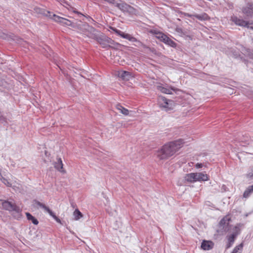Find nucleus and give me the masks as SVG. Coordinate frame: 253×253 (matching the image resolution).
Returning a JSON list of instances; mask_svg holds the SVG:
<instances>
[{
    "mask_svg": "<svg viewBox=\"0 0 253 253\" xmlns=\"http://www.w3.org/2000/svg\"><path fill=\"white\" fill-rule=\"evenodd\" d=\"M110 29L115 32L116 34H117L118 36H120L121 37L126 39V40H128L129 41L131 42H138L139 44L142 45L143 43L140 42V41H138L135 37L132 36L131 35L129 34H126L122 31L118 30L115 27H110Z\"/></svg>",
    "mask_w": 253,
    "mask_h": 253,
    "instance_id": "8",
    "label": "nucleus"
},
{
    "mask_svg": "<svg viewBox=\"0 0 253 253\" xmlns=\"http://www.w3.org/2000/svg\"><path fill=\"white\" fill-rule=\"evenodd\" d=\"M239 232H236L235 233H233L230 235L227 236L228 243L226 245V249L230 248L232 246V245L234 243L235 239L236 238Z\"/></svg>",
    "mask_w": 253,
    "mask_h": 253,
    "instance_id": "12",
    "label": "nucleus"
},
{
    "mask_svg": "<svg viewBox=\"0 0 253 253\" xmlns=\"http://www.w3.org/2000/svg\"><path fill=\"white\" fill-rule=\"evenodd\" d=\"M118 76L123 80L128 81L131 77V73L126 71H119L118 72Z\"/></svg>",
    "mask_w": 253,
    "mask_h": 253,
    "instance_id": "13",
    "label": "nucleus"
},
{
    "mask_svg": "<svg viewBox=\"0 0 253 253\" xmlns=\"http://www.w3.org/2000/svg\"><path fill=\"white\" fill-rule=\"evenodd\" d=\"M230 221V218L228 216H224L220 221L219 223V227L221 230H222L226 232L229 231L231 228V226L229 224Z\"/></svg>",
    "mask_w": 253,
    "mask_h": 253,
    "instance_id": "10",
    "label": "nucleus"
},
{
    "mask_svg": "<svg viewBox=\"0 0 253 253\" xmlns=\"http://www.w3.org/2000/svg\"><path fill=\"white\" fill-rule=\"evenodd\" d=\"M253 191H251V189L250 187H249L244 192L243 196L245 198H248L250 195L251 193H252Z\"/></svg>",
    "mask_w": 253,
    "mask_h": 253,
    "instance_id": "27",
    "label": "nucleus"
},
{
    "mask_svg": "<svg viewBox=\"0 0 253 253\" xmlns=\"http://www.w3.org/2000/svg\"><path fill=\"white\" fill-rule=\"evenodd\" d=\"M184 15L185 16H187V17H190V18H192V17H196V18H197L198 19L200 20H207V18H208V15L204 13L201 15H199V14H189V13H184Z\"/></svg>",
    "mask_w": 253,
    "mask_h": 253,
    "instance_id": "16",
    "label": "nucleus"
},
{
    "mask_svg": "<svg viewBox=\"0 0 253 253\" xmlns=\"http://www.w3.org/2000/svg\"><path fill=\"white\" fill-rule=\"evenodd\" d=\"M239 140L241 142H245V144H252V140L248 135H243L242 138H239Z\"/></svg>",
    "mask_w": 253,
    "mask_h": 253,
    "instance_id": "24",
    "label": "nucleus"
},
{
    "mask_svg": "<svg viewBox=\"0 0 253 253\" xmlns=\"http://www.w3.org/2000/svg\"><path fill=\"white\" fill-rule=\"evenodd\" d=\"M34 11L37 13L45 15L47 17H50L55 22L60 23L61 25L63 26H71L72 27H75V24L70 20L60 17L54 14H51V13L50 11H47L44 8H40L39 7H36L34 8Z\"/></svg>",
    "mask_w": 253,
    "mask_h": 253,
    "instance_id": "2",
    "label": "nucleus"
},
{
    "mask_svg": "<svg viewBox=\"0 0 253 253\" xmlns=\"http://www.w3.org/2000/svg\"><path fill=\"white\" fill-rule=\"evenodd\" d=\"M222 188V189H224V190H225V189L226 188L225 185H223Z\"/></svg>",
    "mask_w": 253,
    "mask_h": 253,
    "instance_id": "39",
    "label": "nucleus"
},
{
    "mask_svg": "<svg viewBox=\"0 0 253 253\" xmlns=\"http://www.w3.org/2000/svg\"><path fill=\"white\" fill-rule=\"evenodd\" d=\"M183 140L178 139L169 142L163 145L158 150L156 155L159 160H165L173 156L184 144Z\"/></svg>",
    "mask_w": 253,
    "mask_h": 253,
    "instance_id": "1",
    "label": "nucleus"
},
{
    "mask_svg": "<svg viewBox=\"0 0 253 253\" xmlns=\"http://www.w3.org/2000/svg\"><path fill=\"white\" fill-rule=\"evenodd\" d=\"M156 37L158 39H159L161 42H163L165 43L171 47H174L176 46V43L169 38L167 35H165L163 33H158Z\"/></svg>",
    "mask_w": 253,
    "mask_h": 253,
    "instance_id": "9",
    "label": "nucleus"
},
{
    "mask_svg": "<svg viewBox=\"0 0 253 253\" xmlns=\"http://www.w3.org/2000/svg\"><path fill=\"white\" fill-rule=\"evenodd\" d=\"M241 226V224H238L237 225H236L234 227V228H233V230H234V232L233 233H235V232H239V234L240 232V227Z\"/></svg>",
    "mask_w": 253,
    "mask_h": 253,
    "instance_id": "30",
    "label": "nucleus"
},
{
    "mask_svg": "<svg viewBox=\"0 0 253 253\" xmlns=\"http://www.w3.org/2000/svg\"><path fill=\"white\" fill-rule=\"evenodd\" d=\"M196 173H190L186 174L185 176V180L188 182L192 183L196 182Z\"/></svg>",
    "mask_w": 253,
    "mask_h": 253,
    "instance_id": "19",
    "label": "nucleus"
},
{
    "mask_svg": "<svg viewBox=\"0 0 253 253\" xmlns=\"http://www.w3.org/2000/svg\"><path fill=\"white\" fill-rule=\"evenodd\" d=\"M175 31L178 33H182V29L181 28H176Z\"/></svg>",
    "mask_w": 253,
    "mask_h": 253,
    "instance_id": "35",
    "label": "nucleus"
},
{
    "mask_svg": "<svg viewBox=\"0 0 253 253\" xmlns=\"http://www.w3.org/2000/svg\"><path fill=\"white\" fill-rule=\"evenodd\" d=\"M1 112L0 111V113H1Z\"/></svg>",
    "mask_w": 253,
    "mask_h": 253,
    "instance_id": "41",
    "label": "nucleus"
},
{
    "mask_svg": "<svg viewBox=\"0 0 253 253\" xmlns=\"http://www.w3.org/2000/svg\"><path fill=\"white\" fill-rule=\"evenodd\" d=\"M249 187L251 189V191H253V184Z\"/></svg>",
    "mask_w": 253,
    "mask_h": 253,
    "instance_id": "36",
    "label": "nucleus"
},
{
    "mask_svg": "<svg viewBox=\"0 0 253 253\" xmlns=\"http://www.w3.org/2000/svg\"><path fill=\"white\" fill-rule=\"evenodd\" d=\"M74 216L75 220H78L83 216V214L78 209H76L74 211Z\"/></svg>",
    "mask_w": 253,
    "mask_h": 253,
    "instance_id": "25",
    "label": "nucleus"
},
{
    "mask_svg": "<svg viewBox=\"0 0 253 253\" xmlns=\"http://www.w3.org/2000/svg\"><path fill=\"white\" fill-rule=\"evenodd\" d=\"M48 213L58 223H61V220L56 216L54 213L51 210Z\"/></svg>",
    "mask_w": 253,
    "mask_h": 253,
    "instance_id": "28",
    "label": "nucleus"
},
{
    "mask_svg": "<svg viewBox=\"0 0 253 253\" xmlns=\"http://www.w3.org/2000/svg\"><path fill=\"white\" fill-rule=\"evenodd\" d=\"M122 2L116 3V6L124 13H127L129 14H136L137 10L126 2L120 0Z\"/></svg>",
    "mask_w": 253,
    "mask_h": 253,
    "instance_id": "7",
    "label": "nucleus"
},
{
    "mask_svg": "<svg viewBox=\"0 0 253 253\" xmlns=\"http://www.w3.org/2000/svg\"><path fill=\"white\" fill-rule=\"evenodd\" d=\"M3 183L6 185L7 187H11L12 184L10 182L6 179L3 178L2 180Z\"/></svg>",
    "mask_w": 253,
    "mask_h": 253,
    "instance_id": "31",
    "label": "nucleus"
},
{
    "mask_svg": "<svg viewBox=\"0 0 253 253\" xmlns=\"http://www.w3.org/2000/svg\"><path fill=\"white\" fill-rule=\"evenodd\" d=\"M26 215L28 220L31 221L35 225L38 224L39 221L38 219L33 216L31 213L26 212Z\"/></svg>",
    "mask_w": 253,
    "mask_h": 253,
    "instance_id": "21",
    "label": "nucleus"
},
{
    "mask_svg": "<svg viewBox=\"0 0 253 253\" xmlns=\"http://www.w3.org/2000/svg\"><path fill=\"white\" fill-rule=\"evenodd\" d=\"M195 177H196V181H205L209 179V176L202 172H196Z\"/></svg>",
    "mask_w": 253,
    "mask_h": 253,
    "instance_id": "18",
    "label": "nucleus"
},
{
    "mask_svg": "<svg viewBox=\"0 0 253 253\" xmlns=\"http://www.w3.org/2000/svg\"><path fill=\"white\" fill-rule=\"evenodd\" d=\"M243 247V244L241 243L240 245L236 246L234 249H233V251L231 252V253H238L239 251H241ZM239 253H241L239 252Z\"/></svg>",
    "mask_w": 253,
    "mask_h": 253,
    "instance_id": "26",
    "label": "nucleus"
},
{
    "mask_svg": "<svg viewBox=\"0 0 253 253\" xmlns=\"http://www.w3.org/2000/svg\"><path fill=\"white\" fill-rule=\"evenodd\" d=\"M116 108L117 110L120 111V112L122 114H123L126 116L128 115L129 111L127 109L123 107L120 104H117L116 105Z\"/></svg>",
    "mask_w": 253,
    "mask_h": 253,
    "instance_id": "22",
    "label": "nucleus"
},
{
    "mask_svg": "<svg viewBox=\"0 0 253 253\" xmlns=\"http://www.w3.org/2000/svg\"><path fill=\"white\" fill-rule=\"evenodd\" d=\"M242 12L247 16H253V10H252L251 8H248L247 7H243L242 8Z\"/></svg>",
    "mask_w": 253,
    "mask_h": 253,
    "instance_id": "23",
    "label": "nucleus"
},
{
    "mask_svg": "<svg viewBox=\"0 0 253 253\" xmlns=\"http://www.w3.org/2000/svg\"><path fill=\"white\" fill-rule=\"evenodd\" d=\"M75 24L74 28H77L86 37L94 39L97 34H96L97 30L93 27L89 25L87 23H82L77 25L75 23L73 22Z\"/></svg>",
    "mask_w": 253,
    "mask_h": 253,
    "instance_id": "3",
    "label": "nucleus"
},
{
    "mask_svg": "<svg viewBox=\"0 0 253 253\" xmlns=\"http://www.w3.org/2000/svg\"><path fill=\"white\" fill-rule=\"evenodd\" d=\"M234 24L237 26L249 28V23L248 21H245L242 19L239 18L236 16H232L230 18Z\"/></svg>",
    "mask_w": 253,
    "mask_h": 253,
    "instance_id": "11",
    "label": "nucleus"
},
{
    "mask_svg": "<svg viewBox=\"0 0 253 253\" xmlns=\"http://www.w3.org/2000/svg\"><path fill=\"white\" fill-rule=\"evenodd\" d=\"M246 7L248 8H251L252 10H253V3H248Z\"/></svg>",
    "mask_w": 253,
    "mask_h": 253,
    "instance_id": "34",
    "label": "nucleus"
},
{
    "mask_svg": "<svg viewBox=\"0 0 253 253\" xmlns=\"http://www.w3.org/2000/svg\"><path fill=\"white\" fill-rule=\"evenodd\" d=\"M249 187L251 189V191H253V184Z\"/></svg>",
    "mask_w": 253,
    "mask_h": 253,
    "instance_id": "37",
    "label": "nucleus"
},
{
    "mask_svg": "<svg viewBox=\"0 0 253 253\" xmlns=\"http://www.w3.org/2000/svg\"><path fill=\"white\" fill-rule=\"evenodd\" d=\"M158 104L160 108L166 111L172 110L174 106V103L173 100L167 99L163 96L159 97Z\"/></svg>",
    "mask_w": 253,
    "mask_h": 253,
    "instance_id": "6",
    "label": "nucleus"
},
{
    "mask_svg": "<svg viewBox=\"0 0 253 253\" xmlns=\"http://www.w3.org/2000/svg\"><path fill=\"white\" fill-rule=\"evenodd\" d=\"M2 203V206L3 208L6 211H14L15 213L13 216L17 219H19L22 217V210L20 208L17 206L15 203H12L7 200H0Z\"/></svg>",
    "mask_w": 253,
    "mask_h": 253,
    "instance_id": "4",
    "label": "nucleus"
},
{
    "mask_svg": "<svg viewBox=\"0 0 253 253\" xmlns=\"http://www.w3.org/2000/svg\"><path fill=\"white\" fill-rule=\"evenodd\" d=\"M33 203L34 207L37 209H42L48 213L51 211L48 207L37 200H34Z\"/></svg>",
    "mask_w": 253,
    "mask_h": 253,
    "instance_id": "15",
    "label": "nucleus"
},
{
    "mask_svg": "<svg viewBox=\"0 0 253 253\" xmlns=\"http://www.w3.org/2000/svg\"><path fill=\"white\" fill-rule=\"evenodd\" d=\"M63 164L61 158H58L56 162L54 163V168L59 171L63 172Z\"/></svg>",
    "mask_w": 253,
    "mask_h": 253,
    "instance_id": "20",
    "label": "nucleus"
},
{
    "mask_svg": "<svg viewBox=\"0 0 253 253\" xmlns=\"http://www.w3.org/2000/svg\"><path fill=\"white\" fill-rule=\"evenodd\" d=\"M203 165L202 164V163H197L196 165H195V167L197 169H199V168H201L203 167Z\"/></svg>",
    "mask_w": 253,
    "mask_h": 253,
    "instance_id": "33",
    "label": "nucleus"
},
{
    "mask_svg": "<svg viewBox=\"0 0 253 253\" xmlns=\"http://www.w3.org/2000/svg\"><path fill=\"white\" fill-rule=\"evenodd\" d=\"M94 40L96 41L103 48H114L115 47L113 46L118 44L114 40L103 34L97 35Z\"/></svg>",
    "mask_w": 253,
    "mask_h": 253,
    "instance_id": "5",
    "label": "nucleus"
},
{
    "mask_svg": "<svg viewBox=\"0 0 253 253\" xmlns=\"http://www.w3.org/2000/svg\"><path fill=\"white\" fill-rule=\"evenodd\" d=\"M57 1L59 2L61 4H66L67 5H69L68 3V2L66 1L65 0H56Z\"/></svg>",
    "mask_w": 253,
    "mask_h": 253,
    "instance_id": "32",
    "label": "nucleus"
},
{
    "mask_svg": "<svg viewBox=\"0 0 253 253\" xmlns=\"http://www.w3.org/2000/svg\"><path fill=\"white\" fill-rule=\"evenodd\" d=\"M6 118L2 115V112L0 113V122L1 123H6Z\"/></svg>",
    "mask_w": 253,
    "mask_h": 253,
    "instance_id": "29",
    "label": "nucleus"
},
{
    "mask_svg": "<svg viewBox=\"0 0 253 253\" xmlns=\"http://www.w3.org/2000/svg\"><path fill=\"white\" fill-rule=\"evenodd\" d=\"M157 89L162 93L168 94H171L172 93V91L175 90L173 87H166L163 86L162 85H158L157 86Z\"/></svg>",
    "mask_w": 253,
    "mask_h": 253,
    "instance_id": "17",
    "label": "nucleus"
},
{
    "mask_svg": "<svg viewBox=\"0 0 253 253\" xmlns=\"http://www.w3.org/2000/svg\"><path fill=\"white\" fill-rule=\"evenodd\" d=\"M214 246V243L211 241L203 240L201 243V248L205 251L211 250Z\"/></svg>",
    "mask_w": 253,
    "mask_h": 253,
    "instance_id": "14",
    "label": "nucleus"
},
{
    "mask_svg": "<svg viewBox=\"0 0 253 253\" xmlns=\"http://www.w3.org/2000/svg\"><path fill=\"white\" fill-rule=\"evenodd\" d=\"M249 28H250V29H253V27H250V26H249Z\"/></svg>",
    "mask_w": 253,
    "mask_h": 253,
    "instance_id": "40",
    "label": "nucleus"
},
{
    "mask_svg": "<svg viewBox=\"0 0 253 253\" xmlns=\"http://www.w3.org/2000/svg\"><path fill=\"white\" fill-rule=\"evenodd\" d=\"M74 13H77V14H81V13H80L79 12H78V11H76V10H74Z\"/></svg>",
    "mask_w": 253,
    "mask_h": 253,
    "instance_id": "38",
    "label": "nucleus"
}]
</instances>
